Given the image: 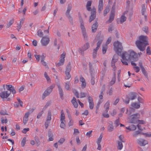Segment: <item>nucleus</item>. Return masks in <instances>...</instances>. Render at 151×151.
Returning a JSON list of instances; mask_svg holds the SVG:
<instances>
[{"mask_svg": "<svg viewBox=\"0 0 151 151\" xmlns=\"http://www.w3.org/2000/svg\"><path fill=\"white\" fill-rule=\"evenodd\" d=\"M114 49L115 51L122 58L121 61L123 65H127V62L132 60L136 61L138 60V55L137 53L133 51L130 50L128 52H123L121 55V52L123 49L122 43L117 41L114 44Z\"/></svg>", "mask_w": 151, "mask_h": 151, "instance_id": "obj_1", "label": "nucleus"}, {"mask_svg": "<svg viewBox=\"0 0 151 151\" xmlns=\"http://www.w3.org/2000/svg\"><path fill=\"white\" fill-rule=\"evenodd\" d=\"M139 39L136 42V45L141 51H143L145 50L146 46L148 44L147 37L146 36L141 35L139 37Z\"/></svg>", "mask_w": 151, "mask_h": 151, "instance_id": "obj_2", "label": "nucleus"}, {"mask_svg": "<svg viewBox=\"0 0 151 151\" xmlns=\"http://www.w3.org/2000/svg\"><path fill=\"white\" fill-rule=\"evenodd\" d=\"M95 39L98 40V41L96 47L93 50L92 56L93 58L94 59L95 58L97 57V52L102 42L103 37L101 36H99L97 35L96 36Z\"/></svg>", "mask_w": 151, "mask_h": 151, "instance_id": "obj_3", "label": "nucleus"}, {"mask_svg": "<svg viewBox=\"0 0 151 151\" xmlns=\"http://www.w3.org/2000/svg\"><path fill=\"white\" fill-rule=\"evenodd\" d=\"M140 114L139 113H137L132 115L130 116L129 119L130 121V123H132L136 124L137 123L138 120V119L140 118Z\"/></svg>", "mask_w": 151, "mask_h": 151, "instance_id": "obj_4", "label": "nucleus"}, {"mask_svg": "<svg viewBox=\"0 0 151 151\" xmlns=\"http://www.w3.org/2000/svg\"><path fill=\"white\" fill-rule=\"evenodd\" d=\"M55 85L52 84L48 87L44 91L42 95V98L44 99L46 97L49 95L52 92V89L55 87Z\"/></svg>", "mask_w": 151, "mask_h": 151, "instance_id": "obj_5", "label": "nucleus"}, {"mask_svg": "<svg viewBox=\"0 0 151 151\" xmlns=\"http://www.w3.org/2000/svg\"><path fill=\"white\" fill-rule=\"evenodd\" d=\"M65 53L63 52L60 56L59 62L57 63H56V65L57 67H59L64 65L65 61Z\"/></svg>", "mask_w": 151, "mask_h": 151, "instance_id": "obj_6", "label": "nucleus"}, {"mask_svg": "<svg viewBox=\"0 0 151 151\" xmlns=\"http://www.w3.org/2000/svg\"><path fill=\"white\" fill-rule=\"evenodd\" d=\"M89 44L88 42L85 44L82 47V48H79L78 49V52L81 55H84V51L87 50L89 47Z\"/></svg>", "mask_w": 151, "mask_h": 151, "instance_id": "obj_7", "label": "nucleus"}, {"mask_svg": "<svg viewBox=\"0 0 151 151\" xmlns=\"http://www.w3.org/2000/svg\"><path fill=\"white\" fill-rule=\"evenodd\" d=\"M103 137V134L101 133L99 137L97 139L96 142L98 145V147L97 149L99 150H101V143L102 141V138Z\"/></svg>", "mask_w": 151, "mask_h": 151, "instance_id": "obj_8", "label": "nucleus"}, {"mask_svg": "<svg viewBox=\"0 0 151 151\" xmlns=\"http://www.w3.org/2000/svg\"><path fill=\"white\" fill-rule=\"evenodd\" d=\"M50 39L48 36L43 37L41 40V43L42 45L46 46L49 43Z\"/></svg>", "mask_w": 151, "mask_h": 151, "instance_id": "obj_9", "label": "nucleus"}, {"mask_svg": "<svg viewBox=\"0 0 151 151\" xmlns=\"http://www.w3.org/2000/svg\"><path fill=\"white\" fill-rule=\"evenodd\" d=\"M80 27L83 37L85 38H86L87 37V36L85 28L84 25V23L82 21L81 22Z\"/></svg>", "mask_w": 151, "mask_h": 151, "instance_id": "obj_10", "label": "nucleus"}, {"mask_svg": "<svg viewBox=\"0 0 151 151\" xmlns=\"http://www.w3.org/2000/svg\"><path fill=\"white\" fill-rule=\"evenodd\" d=\"M80 27L83 37L85 38H86L87 37V36L85 28L84 25V23L82 21L81 22Z\"/></svg>", "mask_w": 151, "mask_h": 151, "instance_id": "obj_11", "label": "nucleus"}, {"mask_svg": "<svg viewBox=\"0 0 151 151\" xmlns=\"http://www.w3.org/2000/svg\"><path fill=\"white\" fill-rule=\"evenodd\" d=\"M118 59V57L117 55H114L112 58V62H111V66L113 68V69L114 71H115L116 68H115V66L114 65V63L116 62Z\"/></svg>", "mask_w": 151, "mask_h": 151, "instance_id": "obj_12", "label": "nucleus"}, {"mask_svg": "<svg viewBox=\"0 0 151 151\" xmlns=\"http://www.w3.org/2000/svg\"><path fill=\"white\" fill-rule=\"evenodd\" d=\"M10 94V92L8 91H2L0 93V97L2 99H4L8 97Z\"/></svg>", "mask_w": 151, "mask_h": 151, "instance_id": "obj_13", "label": "nucleus"}, {"mask_svg": "<svg viewBox=\"0 0 151 151\" xmlns=\"http://www.w3.org/2000/svg\"><path fill=\"white\" fill-rule=\"evenodd\" d=\"M6 89L8 90L9 91V92L10 93L11 92L12 93L14 94L16 93V91L14 87L12 85H6Z\"/></svg>", "mask_w": 151, "mask_h": 151, "instance_id": "obj_14", "label": "nucleus"}, {"mask_svg": "<svg viewBox=\"0 0 151 151\" xmlns=\"http://www.w3.org/2000/svg\"><path fill=\"white\" fill-rule=\"evenodd\" d=\"M72 6L71 4H68L67 10L66 12V15L69 19H72V18L70 14V12L71 10Z\"/></svg>", "mask_w": 151, "mask_h": 151, "instance_id": "obj_15", "label": "nucleus"}, {"mask_svg": "<svg viewBox=\"0 0 151 151\" xmlns=\"http://www.w3.org/2000/svg\"><path fill=\"white\" fill-rule=\"evenodd\" d=\"M138 144L140 146H144L148 144V141L142 139H139L137 140Z\"/></svg>", "mask_w": 151, "mask_h": 151, "instance_id": "obj_16", "label": "nucleus"}, {"mask_svg": "<svg viewBox=\"0 0 151 151\" xmlns=\"http://www.w3.org/2000/svg\"><path fill=\"white\" fill-rule=\"evenodd\" d=\"M96 16V10L95 8H94L92 10L91 12V15L90 17L89 22H91L95 18Z\"/></svg>", "mask_w": 151, "mask_h": 151, "instance_id": "obj_17", "label": "nucleus"}, {"mask_svg": "<svg viewBox=\"0 0 151 151\" xmlns=\"http://www.w3.org/2000/svg\"><path fill=\"white\" fill-rule=\"evenodd\" d=\"M103 91H101V92L99 96V99L98 101L97 105L96 106V108L98 109L100 105L103 102Z\"/></svg>", "mask_w": 151, "mask_h": 151, "instance_id": "obj_18", "label": "nucleus"}, {"mask_svg": "<svg viewBox=\"0 0 151 151\" xmlns=\"http://www.w3.org/2000/svg\"><path fill=\"white\" fill-rule=\"evenodd\" d=\"M88 101L89 102V108L90 109H92L94 106V104L92 97L90 96H88Z\"/></svg>", "mask_w": 151, "mask_h": 151, "instance_id": "obj_19", "label": "nucleus"}, {"mask_svg": "<svg viewBox=\"0 0 151 151\" xmlns=\"http://www.w3.org/2000/svg\"><path fill=\"white\" fill-rule=\"evenodd\" d=\"M137 93L135 92H131L129 94L128 98L131 100L135 99L137 96Z\"/></svg>", "mask_w": 151, "mask_h": 151, "instance_id": "obj_20", "label": "nucleus"}, {"mask_svg": "<svg viewBox=\"0 0 151 151\" xmlns=\"http://www.w3.org/2000/svg\"><path fill=\"white\" fill-rule=\"evenodd\" d=\"M57 86L58 87L59 93L61 99H63V91L59 83L57 84Z\"/></svg>", "mask_w": 151, "mask_h": 151, "instance_id": "obj_21", "label": "nucleus"}, {"mask_svg": "<svg viewBox=\"0 0 151 151\" xmlns=\"http://www.w3.org/2000/svg\"><path fill=\"white\" fill-rule=\"evenodd\" d=\"M127 12V11L125 12L122 15L120 18V21L121 23L122 24L125 22L127 18L125 16V14H126Z\"/></svg>", "mask_w": 151, "mask_h": 151, "instance_id": "obj_22", "label": "nucleus"}, {"mask_svg": "<svg viewBox=\"0 0 151 151\" xmlns=\"http://www.w3.org/2000/svg\"><path fill=\"white\" fill-rule=\"evenodd\" d=\"M103 0H99L98 5V11L100 13L103 9Z\"/></svg>", "mask_w": 151, "mask_h": 151, "instance_id": "obj_23", "label": "nucleus"}, {"mask_svg": "<svg viewBox=\"0 0 151 151\" xmlns=\"http://www.w3.org/2000/svg\"><path fill=\"white\" fill-rule=\"evenodd\" d=\"M114 12H111L110 15L109 19L107 21V22L109 23H111L114 20Z\"/></svg>", "mask_w": 151, "mask_h": 151, "instance_id": "obj_24", "label": "nucleus"}, {"mask_svg": "<svg viewBox=\"0 0 151 151\" xmlns=\"http://www.w3.org/2000/svg\"><path fill=\"white\" fill-rule=\"evenodd\" d=\"M110 106V102L109 101H108L104 105V108L105 111L106 112H107L109 109Z\"/></svg>", "mask_w": 151, "mask_h": 151, "instance_id": "obj_25", "label": "nucleus"}, {"mask_svg": "<svg viewBox=\"0 0 151 151\" xmlns=\"http://www.w3.org/2000/svg\"><path fill=\"white\" fill-rule=\"evenodd\" d=\"M98 26V24L97 22L93 24L92 26V32H94L96 31Z\"/></svg>", "mask_w": 151, "mask_h": 151, "instance_id": "obj_26", "label": "nucleus"}, {"mask_svg": "<svg viewBox=\"0 0 151 151\" xmlns=\"http://www.w3.org/2000/svg\"><path fill=\"white\" fill-rule=\"evenodd\" d=\"M71 102L75 108H77L78 107V104L76 101V99L75 97H73V99L71 100Z\"/></svg>", "mask_w": 151, "mask_h": 151, "instance_id": "obj_27", "label": "nucleus"}, {"mask_svg": "<svg viewBox=\"0 0 151 151\" xmlns=\"http://www.w3.org/2000/svg\"><path fill=\"white\" fill-rule=\"evenodd\" d=\"M60 121L62 122H65V114L62 110L61 112Z\"/></svg>", "mask_w": 151, "mask_h": 151, "instance_id": "obj_28", "label": "nucleus"}, {"mask_svg": "<svg viewBox=\"0 0 151 151\" xmlns=\"http://www.w3.org/2000/svg\"><path fill=\"white\" fill-rule=\"evenodd\" d=\"M92 4V2L91 1H89L87 2V4L86 5V7L87 10L88 11H90L91 10V8L90 6H91Z\"/></svg>", "mask_w": 151, "mask_h": 151, "instance_id": "obj_29", "label": "nucleus"}, {"mask_svg": "<svg viewBox=\"0 0 151 151\" xmlns=\"http://www.w3.org/2000/svg\"><path fill=\"white\" fill-rule=\"evenodd\" d=\"M132 106L135 108L138 109L140 107V104L137 102L132 103L131 104Z\"/></svg>", "mask_w": 151, "mask_h": 151, "instance_id": "obj_30", "label": "nucleus"}, {"mask_svg": "<svg viewBox=\"0 0 151 151\" xmlns=\"http://www.w3.org/2000/svg\"><path fill=\"white\" fill-rule=\"evenodd\" d=\"M114 75L112 77L111 81L110 82V84L112 85L114 84L115 82L116 81V77H115V72H114Z\"/></svg>", "mask_w": 151, "mask_h": 151, "instance_id": "obj_31", "label": "nucleus"}, {"mask_svg": "<svg viewBox=\"0 0 151 151\" xmlns=\"http://www.w3.org/2000/svg\"><path fill=\"white\" fill-rule=\"evenodd\" d=\"M71 66H70V64L69 63L67 65L66 69L65 72L70 73L71 70Z\"/></svg>", "mask_w": 151, "mask_h": 151, "instance_id": "obj_32", "label": "nucleus"}, {"mask_svg": "<svg viewBox=\"0 0 151 151\" xmlns=\"http://www.w3.org/2000/svg\"><path fill=\"white\" fill-rule=\"evenodd\" d=\"M14 19H12L9 22L7 23L6 25V29L9 28L14 23Z\"/></svg>", "mask_w": 151, "mask_h": 151, "instance_id": "obj_33", "label": "nucleus"}, {"mask_svg": "<svg viewBox=\"0 0 151 151\" xmlns=\"http://www.w3.org/2000/svg\"><path fill=\"white\" fill-rule=\"evenodd\" d=\"M51 119V113L50 111L49 110L48 111L47 115V121L50 120Z\"/></svg>", "mask_w": 151, "mask_h": 151, "instance_id": "obj_34", "label": "nucleus"}, {"mask_svg": "<svg viewBox=\"0 0 151 151\" xmlns=\"http://www.w3.org/2000/svg\"><path fill=\"white\" fill-rule=\"evenodd\" d=\"M122 142L119 141L118 142V146L117 148L118 149L120 150L122 149L123 147V145Z\"/></svg>", "mask_w": 151, "mask_h": 151, "instance_id": "obj_35", "label": "nucleus"}, {"mask_svg": "<svg viewBox=\"0 0 151 151\" xmlns=\"http://www.w3.org/2000/svg\"><path fill=\"white\" fill-rule=\"evenodd\" d=\"M142 15H144L146 11V7L144 4H142Z\"/></svg>", "mask_w": 151, "mask_h": 151, "instance_id": "obj_36", "label": "nucleus"}, {"mask_svg": "<svg viewBox=\"0 0 151 151\" xmlns=\"http://www.w3.org/2000/svg\"><path fill=\"white\" fill-rule=\"evenodd\" d=\"M24 22V20L23 19H22L20 21V23L19 24H17V28L18 29V30L19 31V29H21V27H22V25H21V23L23 24Z\"/></svg>", "mask_w": 151, "mask_h": 151, "instance_id": "obj_37", "label": "nucleus"}, {"mask_svg": "<svg viewBox=\"0 0 151 151\" xmlns=\"http://www.w3.org/2000/svg\"><path fill=\"white\" fill-rule=\"evenodd\" d=\"M49 137V140L50 141H52L53 140V138L52 137V134L51 132H49L48 133Z\"/></svg>", "mask_w": 151, "mask_h": 151, "instance_id": "obj_38", "label": "nucleus"}, {"mask_svg": "<svg viewBox=\"0 0 151 151\" xmlns=\"http://www.w3.org/2000/svg\"><path fill=\"white\" fill-rule=\"evenodd\" d=\"M26 142V137H24L21 142V145L22 146L24 147V146Z\"/></svg>", "mask_w": 151, "mask_h": 151, "instance_id": "obj_39", "label": "nucleus"}, {"mask_svg": "<svg viewBox=\"0 0 151 151\" xmlns=\"http://www.w3.org/2000/svg\"><path fill=\"white\" fill-rule=\"evenodd\" d=\"M65 88L67 90L69 91L70 90V88L69 86L70 82H67L65 83Z\"/></svg>", "mask_w": 151, "mask_h": 151, "instance_id": "obj_40", "label": "nucleus"}, {"mask_svg": "<svg viewBox=\"0 0 151 151\" xmlns=\"http://www.w3.org/2000/svg\"><path fill=\"white\" fill-rule=\"evenodd\" d=\"M44 76L46 79L47 81L48 82H50V79L49 77V76H48L47 73L46 72H45L44 74Z\"/></svg>", "mask_w": 151, "mask_h": 151, "instance_id": "obj_41", "label": "nucleus"}, {"mask_svg": "<svg viewBox=\"0 0 151 151\" xmlns=\"http://www.w3.org/2000/svg\"><path fill=\"white\" fill-rule=\"evenodd\" d=\"M107 46L106 45H105L103 46L102 48V52L103 54H105L107 50Z\"/></svg>", "mask_w": 151, "mask_h": 151, "instance_id": "obj_42", "label": "nucleus"}, {"mask_svg": "<svg viewBox=\"0 0 151 151\" xmlns=\"http://www.w3.org/2000/svg\"><path fill=\"white\" fill-rule=\"evenodd\" d=\"M37 35L40 37H42L43 35V32L40 29L37 32Z\"/></svg>", "mask_w": 151, "mask_h": 151, "instance_id": "obj_43", "label": "nucleus"}, {"mask_svg": "<svg viewBox=\"0 0 151 151\" xmlns=\"http://www.w3.org/2000/svg\"><path fill=\"white\" fill-rule=\"evenodd\" d=\"M109 7H107L104 11V16H105L106 14L109 12Z\"/></svg>", "mask_w": 151, "mask_h": 151, "instance_id": "obj_44", "label": "nucleus"}, {"mask_svg": "<svg viewBox=\"0 0 151 151\" xmlns=\"http://www.w3.org/2000/svg\"><path fill=\"white\" fill-rule=\"evenodd\" d=\"M65 122H60V127L61 128L65 129Z\"/></svg>", "mask_w": 151, "mask_h": 151, "instance_id": "obj_45", "label": "nucleus"}, {"mask_svg": "<svg viewBox=\"0 0 151 151\" xmlns=\"http://www.w3.org/2000/svg\"><path fill=\"white\" fill-rule=\"evenodd\" d=\"M35 139L36 143L37 146H38L40 145V142L38 138L37 137H35Z\"/></svg>", "mask_w": 151, "mask_h": 151, "instance_id": "obj_46", "label": "nucleus"}, {"mask_svg": "<svg viewBox=\"0 0 151 151\" xmlns=\"http://www.w3.org/2000/svg\"><path fill=\"white\" fill-rule=\"evenodd\" d=\"M66 76L65 79L66 80L69 79L71 77V75L70 74V73L65 72Z\"/></svg>", "mask_w": 151, "mask_h": 151, "instance_id": "obj_47", "label": "nucleus"}, {"mask_svg": "<svg viewBox=\"0 0 151 151\" xmlns=\"http://www.w3.org/2000/svg\"><path fill=\"white\" fill-rule=\"evenodd\" d=\"M114 129L113 126L112 125H109L108 128V131L109 132H112Z\"/></svg>", "mask_w": 151, "mask_h": 151, "instance_id": "obj_48", "label": "nucleus"}, {"mask_svg": "<svg viewBox=\"0 0 151 151\" xmlns=\"http://www.w3.org/2000/svg\"><path fill=\"white\" fill-rule=\"evenodd\" d=\"M0 114L1 115H8L7 112L5 110H1L0 111Z\"/></svg>", "mask_w": 151, "mask_h": 151, "instance_id": "obj_49", "label": "nucleus"}, {"mask_svg": "<svg viewBox=\"0 0 151 151\" xmlns=\"http://www.w3.org/2000/svg\"><path fill=\"white\" fill-rule=\"evenodd\" d=\"M65 139L63 138H61L58 141V143L60 144V145L62 144L65 141Z\"/></svg>", "mask_w": 151, "mask_h": 151, "instance_id": "obj_50", "label": "nucleus"}, {"mask_svg": "<svg viewBox=\"0 0 151 151\" xmlns=\"http://www.w3.org/2000/svg\"><path fill=\"white\" fill-rule=\"evenodd\" d=\"M45 56V54L42 53V55L40 57L41 61H43L44 60Z\"/></svg>", "mask_w": 151, "mask_h": 151, "instance_id": "obj_51", "label": "nucleus"}, {"mask_svg": "<svg viewBox=\"0 0 151 151\" xmlns=\"http://www.w3.org/2000/svg\"><path fill=\"white\" fill-rule=\"evenodd\" d=\"M147 53L149 55H151V51L150 50V47H148L147 48Z\"/></svg>", "mask_w": 151, "mask_h": 151, "instance_id": "obj_52", "label": "nucleus"}, {"mask_svg": "<svg viewBox=\"0 0 151 151\" xmlns=\"http://www.w3.org/2000/svg\"><path fill=\"white\" fill-rule=\"evenodd\" d=\"M111 41V37H109L108 38V39L107 40L105 45L107 46L108 45V44H109L110 42Z\"/></svg>", "mask_w": 151, "mask_h": 151, "instance_id": "obj_53", "label": "nucleus"}, {"mask_svg": "<svg viewBox=\"0 0 151 151\" xmlns=\"http://www.w3.org/2000/svg\"><path fill=\"white\" fill-rule=\"evenodd\" d=\"M141 70L142 71V73L144 74V75L146 76H147V72H146L144 68H142L141 69Z\"/></svg>", "mask_w": 151, "mask_h": 151, "instance_id": "obj_54", "label": "nucleus"}, {"mask_svg": "<svg viewBox=\"0 0 151 151\" xmlns=\"http://www.w3.org/2000/svg\"><path fill=\"white\" fill-rule=\"evenodd\" d=\"M141 134L144 135L146 137H151V134H149L148 133H142Z\"/></svg>", "mask_w": 151, "mask_h": 151, "instance_id": "obj_55", "label": "nucleus"}, {"mask_svg": "<svg viewBox=\"0 0 151 151\" xmlns=\"http://www.w3.org/2000/svg\"><path fill=\"white\" fill-rule=\"evenodd\" d=\"M29 128H25L23 130L22 132L24 134H26V132L29 131Z\"/></svg>", "mask_w": 151, "mask_h": 151, "instance_id": "obj_56", "label": "nucleus"}, {"mask_svg": "<svg viewBox=\"0 0 151 151\" xmlns=\"http://www.w3.org/2000/svg\"><path fill=\"white\" fill-rule=\"evenodd\" d=\"M1 123L3 124L4 123H6L8 122V120L6 118L5 119H4L3 118H1Z\"/></svg>", "mask_w": 151, "mask_h": 151, "instance_id": "obj_57", "label": "nucleus"}, {"mask_svg": "<svg viewBox=\"0 0 151 151\" xmlns=\"http://www.w3.org/2000/svg\"><path fill=\"white\" fill-rule=\"evenodd\" d=\"M119 121L118 119H116L115 120V124L116 125V127H117L120 124Z\"/></svg>", "mask_w": 151, "mask_h": 151, "instance_id": "obj_58", "label": "nucleus"}, {"mask_svg": "<svg viewBox=\"0 0 151 151\" xmlns=\"http://www.w3.org/2000/svg\"><path fill=\"white\" fill-rule=\"evenodd\" d=\"M28 119L27 118H25L24 117H23V122L24 125H25L26 124L27 122V121H28Z\"/></svg>", "mask_w": 151, "mask_h": 151, "instance_id": "obj_59", "label": "nucleus"}, {"mask_svg": "<svg viewBox=\"0 0 151 151\" xmlns=\"http://www.w3.org/2000/svg\"><path fill=\"white\" fill-rule=\"evenodd\" d=\"M137 126L138 129L142 131L145 129V128H142L141 127V126L139 124H138Z\"/></svg>", "mask_w": 151, "mask_h": 151, "instance_id": "obj_60", "label": "nucleus"}, {"mask_svg": "<svg viewBox=\"0 0 151 151\" xmlns=\"http://www.w3.org/2000/svg\"><path fill=\"white\" fill-rule=\"evenodd\" d=\"M142 133L139 131H137L135 132L133 134V136L134 137H136L138 134H141Z\"/></svg>", "mask_w": 151, "mask_h": 151, "instance_id": "obj_61", "label": "nucleus"}, {"mask_svg": "<svg viewBox=\"0 0 151 151\" xmlns=\"http://www.w3.org/2000/svg\"><path fill=\"white\" fill-rule=\"evenodd\" d=\"M113 90L112 88H111L109 91L107 92V93L109 94V96H111L112 94Z\"/></svg>", "mask_w": 151, "mask_h": 151, "instance_id": "obj_62", "label": "nucleus"}, {"mask_svg": "<svg viewBox=\"0 0 151 151\" xmlns=\"http://www.w3.org/2000/svg\"><path fill=\"white\" fill-rule=\"evenodd\" d=\"M95 83L94 78L92 76L91 79V83L92 85H94Z\"/></svg>", "mask_w": 151, "mask_h": 151, "instance_id": "obj_63", "label": "nucleus"}, {"mask_svg": "<svg viewBox=\"0 0 151 151\" xmlns=\"http://www.w3.org/2000/svg\"><path fill=\"white\" fill-rule=\"evenodd\" d=\"M130 126L131 130H134L136 129V126L134 125H132Z\"/></svg>", "mask_w": 151, "mask_h": 151, "instance_id": "obj_64", "label": "nucleus"}]
</instances>
